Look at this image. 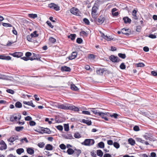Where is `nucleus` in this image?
Returning <instances> with one entry per match:
<instances>
[{"label": "nucleus", "instance_id": "nucleus-1", "mask_svg": "<svg viewBox=\"0 0 157 157\" xmlns=\"http://www.w3.org/2000/svg\"><path fill=\"white\" fill-rule=\"evenodd\" d=\"M57 108L60 109L69 110L76 112H78L79 111V109L77 107L67 103L58 105Z\"/></svg>", "mask_w": 157, "mask_h": 157}, {"label": "nucleus", "instance_id": "nucleus-2", "mask_svg": "<svg viewBox=\"0 0 157 157\" xmlns=\"http://www.w3.org/2000/svg\"><path fill=\"white\" fill-rule=\"evenodd\" d=\"M21 118V116L20 114L17 113L11 116L10 117V120L12 122H14L17 121V119L19 120H20Z\"/></svg>", "mask_w": 157, "mask_h": 157}, {"label": "nucleus", "instance_id": "nucleus-3", "mask_svg": "<svg viewBox=\"0 0 157 157\" xmlns=\"http://www.w3.org/2000/svg\"><path fill=\"white\" fill-rule=\"evenodd\" d=\"M94 140L92 139H86L82 144L85 146L92 145L94 143Z\"/></svg>", "mask_w": 157, "mask_h": 157}, {"label": "nucleus", "instance_id": "nucleus-4", "mask_svg": "<svg viewBox=\"0 0 157 157\" xmlns=\"http://www.w3.org/2000/svg\"><path fill=\"white\" fill-rule=\"evenodd\" d=\"M98 8L97 6V4H94L92 9L91 15L92 17L94 18H96V14L97 10Z\"/></svg>", "mask_w": 157, "mask_h": 157}, {"label": "nucleus", "instance_id": "nucleus-5", "mask_svg": "<svg viewBox=\"0 0 157 157\" xmlns=\"http://www.w3.org/2000/svg\"><path fill=\"white\" fill-rule=\"evenodd\" d=\"M70 10L71 13L74 15L77 16H79V10L75 7H73L71 8Z\"/></svg>", "mask_w": 157, "mask_h": 157}, {"label": "nucleus", "instance_id": "nucleus-6", "mask_svg": "<svg viewBox=\"0 0 157 157\" xmlns=\"http://www.w3.org/2000/svg\"><path fill=\"white\" fill-rule=\"evenodd\" d=\"M48 6V7L50 8L53 9L56 11H58L60 10L59 7L54 3L49 4Z\"/></svg>", "mask_w": 157, "mask_h": 157}, {"label": "nucleus", "instance_id": "nucleus-7", "mask_svg": "<svg viewBox=\"0 0 157 157\" xmlns=\"http://www.w3.org/2000/svg\"><path fill=\"white\" fill-rule=\"evenodd\" d=\"M9 55L15 57L19 58L23 55V53L21 52H15L13 53H10Z\"/></svg>", "mask_w": 157, "mask_h": 157}, {"label": "nucleus", "instance_id": "nucleus-8", "mask_svg": "<svg viewBox=\"0 0 157 157\" xmlns=\"http://www.w3.org/2000/svg\"><path fill=\"white\" fill-rule=\"evenodd\" d=\"M109 58L113 62H118L121 61V59L118 57L114 55L111 56Z\"/></svg>", "mask_w": 157, "mask_h": 157}, {"label": "nucleus", "instance_id": "nucleus-9", "mask_svg": "<svg viewBox=\"0 0 157 157\" xmlns=\"http://www.w3.org/2000/svg\"><path fill=\"white\" fill-rule=\"evenodd\" d=\"M105 19V18L103 16H100L98 20L96 21L97 24L98 25L101 24L104 22Z\"/></svg>", "mask_w": 157, "mask_h": 157}, {"label": "nucleus", "instance_id": "nucleus-10", "mask_svg": "<svg viewBox=\"0 0 157 157\" xmlns=\"http://www.w3.org/2000/svg\"><path fill=\"white\" fill-rule=\"evenodd\" d=\"M7 147V145L4 141L2 140L0 141V150H5Z\"/></svg>", "mask_w": 157, "mask_h": 157}, {"label": "nucleus", "instance_id": "nucleus-11", "mask_svg": "<svg viewBox=\"0 0 157 157\" xmlns=\"http://www.w3.org/2000/svg\"><path fill=\"white\" fill-rule=\"evenodd\" d=\"M123 20L124 21L125 24H130L131 22V19L128 17H125L123 18Z\"/></svg>", "mask_w": 157, "mask_h": 157}, {"label": "nucleus", "instance_id": "nucleus-12", "mask_svg": "<svg viewBox=\"0 0 157 157\" xmlns=\"http://www.w3.org/2000/svg\"><path fill=\"white\" fill-rule=\"evenodd\" d=\"M105 71L104 68L99 69L96 70V73L98 75H102Z\"/></svg>", "mask_w": 157, "mask_h": 157}, {"label": "nucleus", "instance_id": "nucleus-13", "mask_svg": "<svg viewBox=\"0 0 157 157\" xmlns=\"http://www.w3.org/2000/svg\"><path fill=\"white\" fill-rule=\"evenodd\" d=\"M77 56V53L76 52H73L72 53L71 55L69 56V59L70 60H72L75 59Z\"/></svg>", "mask_w": 157, "mask_h": 157}, {"label": "nucleus", "instance_id": "nucleus-14", "mask_svg": "<svg viewBox=\"0 0 157 157\" xmlns=\"http://www.w3.org/2000/svg\"><path fill=\"white\" fill-rule=\"evenodd\" d=\"M44 128L40 127L39 128L34 130L35 131L39 132L40 133L43 134L45 132Z\"/></svg>", "mask_w": 157, "mask_h": 157}, {"label": "nucleus", "instance_id": "nucleus-15", "mask_svg": "<svg viewBox=\"0 0 157 157\" xmlns=\"http://www.w3.org/2000/svg\"><path fill=\"white\" fill-rule=\"evenodd\" d=\"M11 58L9 56H5L4 55H0V59L6 60H10L11 59Z\"/></svg>", "mask_w": 157, "mask_h": 157}, {"label": "nucleus", "instance_id": "nucleus-16", "mask_svg": "<svg viewBox=\"0 0 157 157\" xmlns=\"http://www.w3.org/2000/svg\"><path fill=\"white\" fill-rule=\"evenodd\" d=\"M62 71H65L70 72L71 71V69L70 67L66 66L62 67L61 69Z\"/></svg>", "mask_w": 157, "mask_h": 157}, {"label": "nucleus", "instance_id": "nucleus-17", "mask_svg": "<svg viewBox=\"0 0 157 157\" xmlns=\"http://www.w3.org/2000/svg\"><path fill=\"white\" fill-rule=\"evenodd\" d=\"M18 138V136H17L14 137H11L8 139L7 140L9 142L12 143Z\"/></svg>", "mask_w": 157, "mask_h": 157}, {"label": "nucleus", "instance_id": "nucleus-18", "mask_svg": "<svg viewBox=\"0 0 157 157\" xmlns=\"http://www.w3.org/2000/svg\"><path fill=\"white\" fill-rule=\"evenodd\" d=\"M23 103L25 104L28 105H29L32 106L33 107H34L35 106V105L33 104L32 101H30L28 102L26 101H24L23 102Z\"/></svg>", "mask_w": 157, "mask_h": 157}, {"label": "nucleus", "instance_id": "nucleus-19", "mask_svg": "<svg viewBox=\"0 0 157 157\" xmlns=\"http://www.w3.org/2000/svg\"><path fill=\"white\" fill-rule=\"evenodd\" d=\"M33 56L32 57H30V60L31 61H33L34 60H38L40 59V58L37 57V55L35 54V53H33Z\"/></svg>", "mask_w": 157, "mask_h": 157}, {"label": "nucleus", "instance_id": "nucleus-20", "mask_svg": "<svg viewBox=\"0 0 157 157\" xmlns=\"http://www.w3.org/2000/svg\"><path fill=\"white\" fill-rule=\"evenodd\" d=\"M137 10H134L132 12V17L135 19H138L137 16H136Z\"/></svg>", "mask_w": 157, "mask_h": 157}, {"label": "nucleus", "instance_id": "nucleus-21", "mask_svg": "<svg viewBox=\"0 0 157 157\" xmlns=\"http://www.w3.org/2000/svg\"><path fill=\"white\" fill-rule=\"evenodd\" d=\"M45 149L47 150L51 151L53 149V146L50 144H47L45 146Z\"/></svg>", "mask_w": 157, "mask_h": 157}, {"label": "nucleus", "instance_id": "nucleus-22", "mask_svg": "<svg viewBox=\"0 0 157 157\" xmlns=\"http://www.w3.org/2000/svg\"><path fill=\"white\" fill-rule=\"evenodd\" d=\"M96 56V55H95L93 54H89L88 55V58L90 60H94Z\"/></svg>", "mask_w": 157, "mask_h": 157}, {"label": "nucleus", "instance_id": "nucleus-23", "mask_svg": "<svg viewBox=\"0 0 157 157\" xmlns=\"http://www.w3.org/2000/svg\"><path fill=\"white\" fill-rule=\"evenodd\" d=\"M128 29H126L125 28H123L121 29V33L125 35L128 34Z\"/></svg>", "mask_w": 157, "mask_h": 157}, {"label": "nucleus", "instance_id": "nucleus-24", "mask_svg": "<svg viewBox=\"0 0 157 157\" xmlns=\"http://www.w3.org/2000/svg\"><path fill=\"white\" fill-rule=\"evenodd\" d=\"M67 152L68 155H71L74 153V151L72 149L69 148L67 150Z\"/></svg>", "mask_w": 157, "mask_h": 157}, {"label": "nucleus", "instance_id": "nucleus-25", "mask_svg": "<svg viewBox=\"0 0 157 157\" xmlns=\"http://www.w3.org/2000/svg\"><path fill=\"white\" fill-rule=\"evenodd\" d=\"M28 16L29 18L33 19H35L37 17V15L36 14H29Z\"/></svg>", "mask_w": 157, "mask_h": 157}, {"label": "nucleus", "instance_id": "nucleus-26", "mask_svg": "<svg viewBox=\"0 0 157 157\" xmlns=\"http://www.w3.org/2000/svg\"><path fill=\"white\" fill-rule=\"evenodd\" d=\"M30 35L32 38L37 37L39 36L38 34L37 33V31H34Z\"/></svg>", "mask_w": 157, "mask_h": 157}, {"label": "nucleus", "instance_id": "nucleus-27", "mask_svg": "<svg viewBox=\"0 0 157 157\" xmlns=\"http://www.w3.org/2000/svg\"><path fill=\"white\" fill-rule=\"evenodd\" d=\"M71 88L72 90L75 91H77L78 90V87L75 84H71Z\"/></svg>", "mask_w": 157, "mask_h": 157}, {"label": "nucleus", "instance_id": "nucleus-28", "mask_svg": "<svg viewBox=\"0 0 157 157\" xmlns=\"http://www.w3.org/2000/svg\"><path fill=\"white\" fill-rule=\"evenodd\" d=\"M82 122L83 123L86 124L88 125H90L91 124V121L88 120L83 119L82 120Z\"/></svg>", "mask_w": 157, "mask_h": 157}, {"label": "nucleus", "instance_id": "nucleus-29", "mask_svg": "<svg viewBox=\"0 0 157 157\" xmlns=\"http://www.w3.org/2000/svg\"><path fill=\"white\" fill-rule=\"evenodd\" d=\"M76 36V35L75 34H71L70 35L68 36V37L69 38H70L71 40H75Z\"/></svg>", "mask_w": 157, "mask_h": 157}, {"label": "nucleus", "instance_id": "nucleus-30", "mask_svg": "<svg viewBox=\"0 0 157 157\" xmlns=\"http://www.w3.org/2000/svg\"><path fill=\"white\" fill-rule=\"evenodd\" d=\"M128 142L129 143L132 145H133L135 143V141L132 138H129L128 139Z\"/></svg>", "mask_w": 157, "mask_h": 157}, {"label": "nucleus", "instance_id": "nucleus-31", "mask_svg": "<svg viewBox=\"0 0 157 157\" xmlns=\"http://www.w3.org/2000/svg\"><path fill=\"white\" fill-rule=\"evenodd\" d=\"M102 36L104 39L108 41H110L111 40V37L110 36H108L105 35L104 33L102 34Z\"/></svg>", "mask_w": 157, "mask_h": 157}, {"label": "nucleus", "instance_id": "nucleus-32", "mask_svg": "<svg viewBox=\"0 0 157 157\" xmlns=\"http://www.w3.org/2000/svg\"><path fill=\"white\" fill-rule=\"evenodd\" d=\"M27 151V153L30 155H32L34 153V150L31 148H28Z\"/></svg>", "mask_w": 157, "mask_h": 157}, {"label": "nucleus", "instance_id": "nucleus-33", "mask_svg": "<svg viewBox=\"0 0 157 157\" xmlns=\"http://www.w3.org/2000/svg\"><path fill=\"white\" fill-rule=\"evenodd\" d=\"M92 110H91V111L94 114L96 115H98L100 113V112H99L98 110L94 108H92Z\"/></svg>", "mask_w": 157, "mask_h": 157}, {"label": "nucleus", "instance_id": "nucleus-34", "mask_svg": "<svg viewBox=\"0 0 157 157\" xmlns=\"http://www.w3.org/2000/svg\"><path fill=\"white\" fill-rule=\"evenodd\" d=\"M24 151V150L22 148H20L16 150L17 153L19 155L21 154Z\"/></svg>", "mask_w": 157, "mask_h": 157}, {"label": "nucleus", "instance_id": "nucleus-35", "mask_svg": "<svg viewBox=\"0 0 157 157\" xmlns=\"http://www.w3.org/2000/svg\"><path fill=\"white\" fill-rule=\"evenodd\" d=\"M97 154L98 155L101 157L103 155V153L100 150H97Z\"/></svg>", "mask_w": 157, "mask_h": 157}, {"label": "nucleus", "instance_id": "nucleus-36", "mask_svg": "<svg viewBox=\"0 0 157 157\" xmlns=\"http://www.w3.org/2000/svg\"><path fill=\"white\" fill-rule=\"evenodd\" d=\"M24 128L23 126H17L15 128V130L17 132H20L22 131Z\"/></svg>", "mask_w": 157, "mask_h": 157}, {"label": "nucleus", "instance_id": "nucleus-37", "mask_svg": "<svg viewBox=\"0 0 157 157\" xmlns=\"http://www.w3.org/2000/svg\"><path fill=\"white\" fill-rule=\"evenodd\" d=\"M107 113H104L102 112H100L99 116H100L102 118H103L104 117L107 115Z\"/></svg>", "mask_w": 157, "mask_h": 157}, {"label": "nucleus", "instance_id": "nucleus-38", "mask_svg": "<svg viewBox=\"0 0 157 157\" xmlns=\"http://www.w3.org/2000/svg\"><path fill=\"white\" fill-rule=\"evenodd\" d=\"M15 106L17 108H21L22 107V104L20 102L17 101L16 103Z\"/></svg>", "mask_w": 157, "mask_h": 157}, {"label": "nucleus", "instance_id": "nucleus-39", "mask_svg": "<svg viewBox=\"0 0 157 157\" xmlns=\"http://www.w3.org/2000/svg\"><path fill=\"white\" fill-rule=\"evenodd\" d=\"M75 154L77 157L79 156V155L81 153V151L80 149H76L75 150Z\"/></svg>", "mask_w": 157, "mask_h": 157}, {"label": "nucleus", "instance_id": "nucleus-40", "mask_svg": "<svg viewBox=\"0 0 157 157\" xmlns=\"http://www.w3.org/2000/svg\"><path fill=\"white\" fill-rule=\"evenodd\" d=\"M118 56L120 57L123 59H125L126 57V55L124 54L119 53L118 54Z\"/></svg>", "mask_w": 157, "mask_h": 157}, {"label": "nucleus", "instance_id": "nucleus-41", "mask_svg": "<svg viewBox=\"0 0 157 157\" xmlns=\"http://www.w3.org/2000/svg\"><path fill=\"white\" fill-rule=\"evenodd\" d=\"M65 131H68L69 130V126L68 124H64V125Z\"/></svg>", "mask_w": 157, "mask_h": 157}, {"label": "nucleus", "instance_id": "nucleus-42", "mask_svg": "<svg viewBox=\"0 0 157 157\" xmlns=\"http://www.w3.org/2000/svg\"><path fill=\"white\" fill-rule=\"evenodd\" d=\"M49 41L51 43H54L56 42V40L54 38L51 37L49 39Z\"/></svg>", "mask_w": 157, "mask_h": 157}, {"label": "nucleus", "instance_id": "nucleus-43", "mask_svg": "<svg viewBox=\"0 0 157 157\" xmlns=\"http://www.w3.org/2000/svg\"><path fill=\"white\" fill-rule=\"evenodd\" d=\"M2 25L3 26L6 27H12V25L7 23H2Z\"/></svg>", "mask_w": 157, "mask_h": 157}, {"label": "nucleus", "instance_id": "nucleus-44", "mask_svg": "<svg viewBox=\"0 0 157 157\" xmlns=\"http://www.w3.org/2000/svg\"><path fill=\"white\" fill-rule=\"evenodd\" d=\"M98 146L101 148H103L104 147V144L103 142H101L98 144Z\"/></svg>", "mask_w": 157, "mask_h": 157}, {"label": "nucleus", "instance_id": "nucleus-45", "mask_svg": "<svg viewBox=\"0 0 157 157\" xmlns=\"http://www.w3.org/2000/svg\"><path fill=\"white\" fill-rule=\"evenodd\" d=\"M83 21L87 25H89L90 24V21L87 18H84L83 19Z\"/></svg>", "mask_w": 157, "mask_h": 157}, {"label": "nucleus", "instance_id": "nucleus-46", "mask_svg": "<svg viewBox=\"0 0 157 157\" xmlns=\"http://www.w3.org/2000/svg\"><path fill=\"white\" fill-rule=\"evenodd\" d=\"M137 67H143L145 66L144 64L142 63H140L136 64Z\"/></svg>", "mask_w": 157, "mask_h": 157}, {"label": "nucleus", "instance_id": "nucleus-47", "mask_svg": "<svg viewBox=\"0 0 157 157\" xmlns=\"http://www.w3.org/2000/svg\"><path fill=\"white\" fill-rule=\"evenodd\" d=\"M120 67L121 69H125L126 68V66L124 63H122L121 64Z\"/></svg>", "mask_w": 157, "mask_h": 157}, {"label": "nucleus", "instance_id": "nucleus-48", "mask_svg": "<svg viewBox=\"0 0 157 157\" xmlns=\"http://www.w3.org/2000/svg\"><path fill=\"white\" fill-rule=\"evenodd\" d=\"M45 144L43 142H40L37 145L40 148H43Z\"/></svg>", "mask_w": 157, "mask_h": 157}, {"label": "nucleus", "instance_id": "nucleus-49", "mask_svg": "<svg viewBox=\"0 0 157 157\" xmlns=\"http://www.w3.org/2000/svg\"><path fill=\"white\" fill-rule=\"evenodd\" d=\"M7 77L6 75L0 73V79H6Z\"/></svg>", "mask_w": 157, "mask_h": 157}, {"label": "nucleus", "instance_id": "nucleus-50", "mask_svg": "<svg viewBox=\"0 0 157 157\" xmlns=\"http://www.w3.org/2000/svg\"><path fill=\"white\" fill-rule=\"evenodd\" d=\"M74 137L76 138H79L81 137V135L78 132L75 133Z\"/></svg>", "mask_w": 157, "mask_h": 157}, {"label": "nucleus", "instance_id": "nucleus-51", "mask_svg": "<svg viewBox=\"0 0 157 157\" xmlns=\"http://www.w3.org/2000/svg\"><path fill=\"white\" fill-rule=\"evenodd\" d=\"M114 146L116 148H118L120 147V145L117 142H114L113 144Z\"/></svg>", "mask_w": 157, "mask_h": 157}, {"label": "nucleus", "instance_id": "nucleus-52", "mask_svg": "<svg viewBox=\"0 0 157 157\" xmlns=\"http://www.w3.org/2000/svg\"><path fill=\"white\" fill-rule=\"evenodd\" d=\"M60 148L62 150H65L66 148V146L63 144H61L59 145Z\"/></svg>", "mask_w": 157, "mask_h": 157}, {"label": "nucleus", "instance_id": "nucleus-53", "mask_svg": "<svg viewBox=\"0 0 157 157\" xmlns=\"http://www.w3.org/2000/svg\"><path fill=\"white\" fill-rule=\"evenodd\" d=\"M82 42V40L80 38H78L76 40V42L79 44H81Z\"/></svg>", "mask_w": 157, "mask_h": 157}, {"label": "nucleus", "instance_id": "nucleus-54", "mask_svg": "<svg viewBox=\"0 0 157 157\" xmlns=\"http://www.w3.org/2000/svg\"><path fill=\"white\" fill-rule=\"evenodd\" d=\"M6 91L7 92L10 93L11 94H13L14 93V91L13 90L10 89H7L6 90Z\"/></svg>", "mask_w": 157, "mask_h": 157}, {"label": "nucleus", "instance_id": "nucleus-55", "mask_svg": "<svg viewBox=\"0 0 157 157\" xmlns=\"http://www.w3.org/2000/svg\"><path fill=\"white\" fill-rule=\"evenodd\" d=\"M44 133H48V134H50L51 132V131H50V129H49V128H44Z\"/></svg>", "mask_w": 157, "mask_h": 157}, {"label": "nucleus", "instance_id": "nucleus-56", "mask_svg": "<svg viewBox=\"0 0 157 157\" xmlns=\"http://www.w3.org/2000/svg\"><path fill=\"white\" fill-rule=\"evenodd\" d=\"M110 116L111 117H113L115 119H117V117L118 116V115L116 113H114L112 115H110Z\"/></svg>", "mask_w": 157, "mask_h": 157}, {"label": "nucleus", "instance_id": "nucleus-57", "mask_svg": "<svg viewBox=\"0 0 157 157\" xmlns=\"http://www.w3.org/2000/svg\"><path fill=\"white\" fill-rule=\"evenodd\" d=\"M36 122L33 121H31L29 122V124L31 126H33L36 125Z\"/></svg>", "mask_w": 157, "mask_h": 157}, {"label": "nucleus", "instance_id": "nucleus-58", "mask_svg": "<svg viewBox=\"0 0 157 157\" xmlns=\"http://www.w3.org/2000/svg\"><path fill=\"white\" fill-rule=\"evenodd\" d=\"M133 130L135 131H138L140 130V128L138 126L136 125L133 127Z\"/></svg>", "mask_w": 157, "mask_h": 157}, {"label": "nucleus", "instance_id": "nucleus-59", "mask_svg": "<svg viewBox=\"0 0 157 157\" xmlns=\"http://www.w3.org/2000/svg\"><path fill=\"white\" fill-rule=\"evenodd\" d=\"M80 33L81 34H82L83 35L85 36H88L87 33L84 31H82L80 32Z\"/></svg>", "mask_w": 157, "mask_h": 157}, {"label": "nucleus", "instance_id": "nucleus-60", "mask_svg": "<svg viewBox=\"0 0 157 157\" xmlns=\"http://www.w3.org/2000/svg\"><path fill=\"white\" fill-rule=\"evenodd\" d=\"M27 39L29 41H32V38L30 35H28L26 36Z\"/></svg>", "mask_w": 157, "mask_h": 157}, {"label": "nucleus", "instance_id": "nucleus-61", "mask_svg": "<svg viewBox=\"0 0 157 157\" xmlns=\"http://www.w3.org/2000/svg\"><path fill=\"white\" fill-rule=\"evenodd\" d=\"M148 37L152 39H155L156 38V36L155 35L153 34H150L148 36Z\"/></svg>", "mask_w": 157, "mask_h": 157}, {"label": "nucleus", "instance_id": "nucleus-62", "mask_svg": "<svg viewBox=\"0 0 157 157\" xmlns=\"http://www.w3.org/2000/svg\"><path fill=\"white\" fill-rule=\"evenodd\" d=\"M32 119V117L29 116H28L25 117V120L26 121H31Z\"/></svg>", "mask_w": 157, "mask_h": 157}, {"label": "nucleus", "instance_id": "nucleus-63", "mask_svg": "<svg viewBox=\"0 0 157 157\" xmlns=\"http://www.w3.org/2000/svg\"><path fill=\"white\" fill-rule=\"evenodd\" d=\"M56 128L58 130H60V131H62L63 129V127L61 125H58L57 126H56Z\"/></svg>", "mask_w": 157, "mask_h": 157}, {"label": "nucleus", "instance_id": "nucleus-64", "mask_svg": "<svg viewBox=\"0 0 157 157\" xmlns=\"http://www.w3.org/2000/svg\"><path fill=\"white\" fill-rule=\"evenodd\" d=\"M32 55L31 53L29 52H27L25 54L26 56L28 57H30Z\"/></svg>", "mask_w": 157, "mask_h": 157}]
</instances>
